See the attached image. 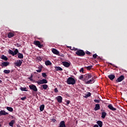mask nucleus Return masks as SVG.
<instances>
[{
    "mask_svg": "<svg viewBox=\"0 0 127 127\" xmlns=\"http://www.w3.org/2000/svg\"><path fill=\"white\" fill-rule=\"evenodd\" d=\"M37 60L39 61H42V59L41 58H40V57H39V58H37Z\"/></svg>",
    "mask_w": 127,
    "mask_h": 127,
    "instance_id": "nucleus-47",
    "label": "nucleus"
},
{
    "mask_svg": "<svg viewBox=\"0 0 127 127\" xmlns=\"http://www.w3.org/2000/svg\"><path fill=\"white\" fill-rule=\"evenodd\" d=\"M55 68L56 71H62L63 70L61 67L59 66H56Z\"/></svg>",
    "mask_w": 127,
    "mask_h": 127,
    "instance_id": "nucleus-26",
    "label": "nucleus"
},
{
    "mask_svg": "<svg viewBox=\"0 0 127 127\" xmlns=\"http://www.w3.org/2000/svg\"><path fill=\"white\" fill-rule=\"evenodd\" d=\"M86 54L88 55H91L90 52H88V51H87V52H86Z\"/></svg>",
    "mask_w": 127,
    "mask_h": 127,
    "instance_id": "nucleus-44",
    "label": "nucleus"
},
{
    "mask_svg": "<svg viewBox=\"0 0 127 127\" xmlns=\"http://www.w3.org/2000/svg\"><path fill=\"white\" fill-rule=\"evenodd\" d=\"M29 87L30 90H33L35 92H37L38 91L36 86L33 84L29 85Z\"/></svg>",
    "mask_w": 127,
    "mask_h": 127,
    "instance_id": "nucleus-5",
    "label": "nucleus"
},
{
    "mask_svg": "<svg viewBox=\"0 0 127 127\" xmlns=\"http://www.w3.org/2000/svg\"><path fill=\"white\" fill-rule=\"evenodd\" d=\"M75 54L79 57H83L85 55V53L84 52L83 50H78L76 51Z\"/></svg>",
    "mask_w": 127,
    "mask_h": 127,
    "instance_id": "nucleus-2",
    "label": "nucleus"
},
{
    "mask_svg": "<svg viewBox=\"0 0 127 127\" xmlns=\"http://www.w3.org/2000/svg\"><path fill=\"white\" fill-rule=\"evenodd\" d=\"M22 101H24L25 99H26V97L21 98L20 99Z\"/></svg>",
    "mask_w": 127,
    "mask_h": 127,
    "instance_id": "nucleus-42",
    "label": "nucleus"
},
{
    "mask_svg": "<svg viewBox=\"0 0 127 127\" xmlns=\"http://www.w3.org/2000/svg\"><path fill=\"white\" fill-rule=\"evenodd\" d=\"M6 115H8V113L5 112V111H4V110H1V111H0V116Z\"/></svg>",
    "mask_w": 127,
    "mask_h": 127,
    "instance_id": "nucleus-16",
    "label": "nucleus"
},
{
    "mask_svg": "<svg viewBox=\"0 0 127 127\" xmlns=\"http://www.w3.org/2000/svg\"><path fill=\"white\" fill-rule=\"evenodd\" d=\"M97 57L98 56L96 54H94V55H93V57L94 58V59H96Z\"/></svg>",
    "mask_w": 127,
    "mask_h": 127,
    "instance_id": "nucleus-38",
    "label": "nucleus"
},
{
    "mask_svg": "<svg viewBox=\"0 0 127 127\" xmlns=\"http://www.w3.org/2000/svg\"><path fill=\"white\" fill-rule=\"evenodd\" d=\"M2 81L1 80H0V83H2Z\"/></svg>",
    "mask_w": 127,
    "mask_h": 127,
    "instance_id": "nucleus-54",
    "label": "nucleus"
},
{
    "mask_svg": "<svg viewBox=\"0 0 127 127\" xmlns=\"http://www.w3.org/2000/svg\"><path fill=\"white\" fill-rule=\"evenodd\" d=\"M3 72L5 74H8V73H10V70H4Z\"/></svg>",
    "mask_w": 127,
    "mask_h": 127,
    "instance_id": "nucleus-33",
    "label": "nucleus"
},
{
    "mask_svg": "<svg viewBox=\"0 0 127 127\" xmlns=\"http://www.w3.org/2000/svg\"><path fill=\"white\" fill-rule=\"evenodd\" d=\"M15 123V121L12 120L10 121V123H9V126H10L11 127H13V124Z\"/></svg>",
    "mask_w": 127,
    "mask_h": 127,
    "instance_id": "nucleus-21",
    "label": "nucleus"
},
{
    "mask_svg": "<svg viewBox=\"0 0 127 127\" xmlns=\"http://www.w3.org/2000/svg\"><path fill=\"white\" fill-rule=\"evenodd\" d=\"M52 52H53V54L56 55H59V51H57L56 49H53L52 50Z\"/></svg>",
    "mask_w": 127,
    "mask_h": 127,
    "instance_id": "nucleus-12",
    "label": "nucleus"
},
{
    "mask_svg": "<svg viewBox=\"0 0 127 127\" xmlns=\"http://www.w3.org/2000/svg\"><path fill=\"white\" fill-rule=\"evenodd\" d=\"M17 127H20V126L18 125V126H17Z\"/></svg>",
    "mask_w": 127,
    "mask_h": 127,
    "instance_id": "nucleus-55",
    "label": "nucleus"
},
{
    "mask_svg": "<svg viewBox=\"0 0 127 127\" xmlns=\"http://www.w3.org/2000/svg\"><path fill=\"white\" fill-rule=\"evenodd\" d=\"M38 70H36V71L38 73H40L42 71V67L41 66H39L38 67Z\"/></svg>",
    "mask_w": 127,
    "mask_h": 127,
    "instance_id": "nucleus-35",
    "label": "nucleus"
},
{
    "mask_svg": "<svg viewBox=\"0 0 127 127\" xmlns=\"http://www.w3.org/2000/svg\"><path fill=\"white\" fill-rule=\"evenodd\" d=\"M52 121H53L54 123H55V122L56 121V120L55 119H53Z\"/></svg>",
    "mask_w": 127,
    "mask_h": 127,
    "instance_id": "nucleus-52",
    "label": "nucleus"
},
{
    "mask_svg": "<svg viewBox=\"0 0 127 127\" xmlns=\"http://www.w3.org/2000/svg\"><path fill=\"white\" fill-rule=\"evenodd\" d=\"M94 101L95 102V103H99L100 102V100H96V99H95L94 100Z\"/></svg>",
    "mask_w": 127,
    "mask_h": 127,
    "instance_id": "nucleus-40",
    "label": "nucleus"
},
{
    "mask_svg": "<svg viewBox=\"0 0 127 127\" xmlns=\"http://www.w3.org/2000/svg\"><path fill=\"white\" fill-rule=\"evenodd\" d=\"M92 77V74L91 73L86 74L84 75V81H88L89 79L91 78Z\"/></svg>",
    "mask_w": 127,
    "mask_h": 127,
    "instance_id": "nucleus-4",
    "label": "nucleus"
},
{
    "mask_svg": "<svg viewBox=\"0 0 127 127\" xmlns=\"http://www.w3.org/2000/svg\"><path fill=\"white\" fill-rule=\"evenodd\" d=\"M93 127H99V126L97 125H95Z\"/></svg>",
    "mask_w": 127,
    "mask_h": 127,
    "instance_id": "nucleus-50",
    "label": "nucleus"
},
{
    "mask_svg": "<svg viewBox=\"0 0 127 127\" xmlns=\"http://www.w3.org/2000/svg\"><path fill=\"white\" fill-rule=\"evenodd\" d=\"M20 89L22 91H26V92H27V91H28L27 88H26V87H21L20 88Z\"/></svg>",
    "mask_w": 127,
    "mask_h": 127,
    "instance_id": "nucleus-25",
    "label": "nucleus"
},
{
    "mask_svg": "<svg viewBox=\"0 0 127 127\" xmlns=\"http://www.w3.org/2000/svg\"><path fill=\"white\" fill-rule=\"evenodd\" d=\"M69 49L71 51H78L77 49H76V48H74V47H73L72 49H71V47H70Z\"/></svg>",
    "mask_w": 127,
    "mask_h": 127,
    "instance_id": "nucleus-37",
    "label": "nucleus"
},
{
    "mask_svg": "<svg viewBox=\"0 0 127 127\" xmlns=\"http://www.w3.org/2000/svg\"><path fill=\"white\" fill-rule=\"evenodd\" d=\"M42 86L44 90H46L48 87V86L46 84H44Z\"/></svg>",
    "mask_w": 127,
    "mask_h": 127,
    "instance_id": "nucleus-32",
    "label": "nucleus"
},
{
    "mask_svg": "<svg viewBox=\"0 0 127 127\" xmlns=\"http://www.w3.org/2000/svg\"><path fill=\"white\" fill-rule=\"evenodd\" d=\"M12 71H12L11 72H12Z\"/></svg>",
    "mask_w": 127,
    "mask_h": 127,
    "instance_id": "nucleus-57",
    "label": "nucleus"
},
{
    "mask_svg": "<svg viewBox=\"0 0 127 127\" xmlns=\"http://www.w3.org/2000/svg\"><path fill=\"white\" fill-rule=\"evenodd\" d=\"M33 44L39 48H42L43 46V45L41 44V43L39 42V41H34Z\"/></svg>",
    "mask_w": 127,
    "mask_h": 127,
    "instance_id": "nucleus-3",
    "label": "nucleus"
},
{
    "mask_svg": "<svg viewBox=\"0 0 127 127\" xmlns=\"http://www.w3.org/2000/svg\"><path fill=\"white\" fill-rule=\"evenodd\" d=\"M36 83H38V85L43 84H46L48 83V81L46 79H42L40 80L39 81H37Z\"/></svg>",
    "mask_w": 127,
    "mask_h": 127,
    "instance_id": "nucleus-6",
    "label": "nucleus"
},
{
    "mask_svg": "<svg viewBox=\"0 0 127 127\" xmlns=\"http://www.w3.org/2000/svg\"><path fill=\"white\" fill-rule=\"evenodd\" d=\"M100 105L99 104H96V105H95V108H94V110L95 111H98V110H100Z\"/></svg>",
    "mask_w": 127,
    "mask_h": 127,
    "instance_id": "nucleus-20",
    "label": "nucleus"
},
{
    "mask_svg": "<svg viewBox=\"0 0 127 127\" xmlns=\"http://www.w3.org/2000/svg\"><path fill=\"white\" fill-rule=\"evenodd\" d=\"M108 77H109V78L111 80L113 81V80L115 79V78L116 77H115V75H114V74H111V75H108Z\"/></svg>",
    "mask_w": 127,
    "mask_h": 127,
    "instance_id": "nucleus-15",
    "label": "nucleus"
},
{
    "mask_svg": "<svg viewBox=\"0 0 127 127\" xmlns=\"http://www.w3.org/2000/svg\"><path fill=\"white\" fill-rule=\"evenodd\" d=\"M11 119H15L14 116H11Z\"/></svg>",
    "mask_w": 127,
    "mask_h": 127,
    "instance_id": "nucleus-51",
    "label": "nucleus"
},
{
    "mask_svg": "<svg viewBox=\"0 0 127 127\" xmlns=\"http://www.w3.org/2000/svg\"><path fill=\"white\" fill-rule=\"evenodd\" d=\"M94 82H95V79L94 78V77H92L91 79H90L89 80L85 81V83L86 84H92Z\"/></svg>",
    "mask_w": 127,
    "mask_h": 127,
    "instance_id": "nucleus-7",
    "label": "nucleus"
},
{
    "mask_svg": "<svg viewBox=\"0 0 127 127\" xmlns=\"http://www.w3.org/2000/svg\"><path fill=\"white\" fill-rule=\"evenodd\" d=\"M21 64H22V61L19 60L17 61V63H15V66L17 67H20L21 66Z\"/></svg>",
    "mask_w": 127,
    "mask_h": 127,
    "instance_id": "nucleus-8",
    "label": "nucleus"
},
{
    "mask_svg": "<svg viewBox=\"0 0 127 127\" xmlns=\"http://www.w3.org/2000/svg\"><path fill=\"white\" fill-rule=\"evenodd\" d=\"M9 65V63L8 62H4V63H1V65L0 66H1L2 67H6L7 66Z\"/></svg>",
    "mask_w": 127,
    "mask_h": 127,
    "instance_id": "nucleus-11",
    "label": "nucleus"
},
{
    "mask_svg": "<svg viewBox=\"0 0 127 127\" xmlns=\"http://www.w3.org/2000/svg\"><path fill=\"white\" fill-rule=\"evenodd\" d=\"M54 91L56 93H58L59 91H58V90L57 89V88H56L55 89H54Z\"/></svg>",
    "mask_w": 127,
    "mask_h": 127,
    "instance_id": "nucleus-46",
    "label": "nucleus"
},
{
    "mask_svg": "<svg viewBox=\"0 0 127 127\" xmlns=\"http://www.w3.org/2000/svg\"><path fill=\"white\" fill-rule=\"evenodd\" d=\"M44 108H45L44 105H41L40 107V111L42 112L44 110Z\"/></svg>",
    "mask_w": 127,
    "mask_h": 127,
    "instance_id": "nucleus-30",
    "label": "nucleus"
},
{
    "mask_svg": "<svg viewBox=\"0 0 127 127\" xmlns=\"http://www.w3.org/2000/svg\"><path fill=\"white\" fill-rule=\"evenodd\" d=\"M6 109H7V110H8V111H9L10 112H13V109H12V108H11V107H7Z\"/></svg>",
    "mask_w": 127,
    "mask_h": 127,
    "instance_id": "nucleus-28",
    "label": "nucleus"
},
{
    "mask_svg": "<svg viewBox=\"0 0 127 127\" xmlns=\"http://www.w3.org/2000/svg\"><path fill=\"white\" fill-rule=\"evenodd\" d=\"M8 53H9V54H10L11 55H12V56H13V55H14V54H13V51H11V50H9V51H8Z\"/></svg>",
    "mask_w": 127,
    "mask_h": 127,
    "instance_id": "nucleus-36",
    "label": "nucleus"
},
{
    "mask_svg": "<svg viewBox=\"0 0 127 127\" xmlns=\"http://www.w3.org/2000/svg\"><path fill=\"white\" fill-rule=\"evenodd\" d=\"M98 124V126H99V127H102L103 126V122L101 121H98L96 123Z\"/></svg>",
    "mask_w": 127,
    "mask_h": 127,
    "instance_id": "nucleus-22",
    "label": "nucleus"
},
{
    "mask_svg": "<svg viewBox=\"0 0 127 127\" xmlns=\"http://www.w3.org/2000/svg\"><path fill=\"white\" fill-rule=\"evenodd\" d=\"M18 58L20 59H23V54H21L20 53H18Z\"/></svg>",
    "mask_w": 127,
    "mask_h": 127,
    "instance_id": "nucleus-23",
    "label": "nucleus"
},
{
    "mask_svg": "<svg viewBox=\"0 0 127 127\" xmlns=\"http://www.w3.org/2000/svg\"><path fill=\"white\" fill-rule=\"evenodd\" d=\"M108 107L109 109H110L112 111H115L117 110V109L114 108L112 104H110L109 105H108Z\"/></svg>",
    "mask_w": 127,
    "mask_h": 127,
    "instance_id": "nucleus-13",
    "label": "nucleus"
},
{
    "mask_svg": "<svg viewBox=\"0 0 127 127\" xmlns=\"http://www.w3.org/2000/svg\"><path fill=\"white\" fill-rule=\"evenodd\" d=\"M66 102V105H67L70 103V101L69 100H67Z\"/></svg>",
    "mask_w": 127,
    "mask_h": 127,
    "instance_id": "nucleus-48",
    "label": "nucleus"
},
{
    "mask_svg": "<svg viewBox=\"0 0 127 127\" xmlns=\"http://www.w3.org/2000/svg\"><path fill=\"white\" fill-rule=\"evenodd\" d=\"M42 76H43V77H46L47 76V75H46V73H43L42 74Z\"/></svg>",
    "mask_w": 127,
    "mask_h": 127,
    "instance_id": "nucleus-39",
    "label": "nucleus"
},
{
    "mask_svg": "<svg viewBox=\"0 0 127 127\" xmlns=\"http://www.w3.org/2000/svg\"><path fill=\"white\" fill-rule=\"evenodd\" d=\"M59 127H66L64 121H62L60 122Z\"/></svg>",
    "mask_w": 127,
    "mask_h": 127,
    "instance_id": "nucleus-14",
    "label": "nucleus"
},
{
    "mask_svg": "<svg viewBox=\"0 0 127 127\" xmlns=\"http://www.w3.org/2000/svg\"><path fill=\"white\" fill-rule=\"evenodd\" d=\"M1 59L4 60L5 61H7L8 60V59L7 58V57H6V56H4V55H2L1 56Z\"/></svg>",
    "mask_w": 127,
    "mask_h": 127,
    "instance_id": "nucleus-19",
    "label": "nucleus"
},
{
    "mask_svg": "<svg viewBox=\"0 0 127 127\" xmlns=\"http://www.w3.org/2000/svg\"><path fill=\"white\" fill-rule=\"evenodd\" d=\"M18 53H19L18 52V50H17V49H15V51H14V52H13L14 55H13V56H14V55H17V54H18Z\"/></svg>",
    "mask_w": 127,
    "mask_h": 127,
    "instance_id": "nucleus-27",
    "label": "nucleus"
},
{
    "mask_svg": "<svg viewBox=\"0 0 127 127\" xmlns=\"http://www.w3.org/2000/svg\"><path fill=\"white\" fill-rule=\"evenodd\" d=\"M92 67H93L92 65H90V66L86 67V68L87 69V70H90L92 69Z\"/></svg>",
    "mask_w": 127,
    "mask_h": 127,
    "instance_id": "nucleus-34",
    "label": "nucleus"
},
{
    "mask_svg": "<svg viewBox=\"0 0 127 127\" xmlns=\"http://www.w3.org/2000/svg\"><path fill=\"white\" fill-rule=\"evenodd\" d=\"M56 99L57 100L59 103H61L62 102L63 98L61 96H58V97L56 98Z\"/></svg>",
    "mask_w": 127,
    "mask_h": 127,
    "instance_id": "nucleus-18",
    "label": "nucleus"
},
{
    "mask_svg": "<svg viewBox=\"0 0 127 127\" xmlns=\"http://www.w3.org/2000/svg\"><path fill=\"white\" fill-rule=\"evenodd\" d=\"M109 64H110V65H112L114 67L118 68L117 66H115V65L113 64H111V63H109Z\"/></svg>",
    "mask_w": 127,
    "mask_h": 127,
    "instance_id": "nucleus-43",
    "label": "nucleus"
},
{
    "mask_svg": "<svg viewBox=\"0 0 127 127\" xmlns=\"http://www.w3.org/2000/svg\"><path fill=\"white\" fill-rule=\"evenodd\" d=\"M125 79V77L123 75H121L120 77H119L117 80V82H120L122 81Z\"/></svg>",
    "mask_w": 127,
    "mask_h": 127,
    "instance_id": "nucleus-9",
    "label": "nucleus"
},
{
    "mask_svg": "<svg viewBox=\"0 0 127 127\" xmlns=\"http://www.w3.org/2000/svg\"><path fill=\"white\" fill-rule=\"evenodd\" d=\"M91 96V93L90 92H89L87 95V96L88 97H90Z\"/></svg>",
    "mask_w": 127,
    "mask_h": 127,
    "instance_id": "nucleus-49",
    "label": "nucleus"
},
{
    "mask_svg": "<svg viewBox=\"0 0 127 127\" xmlns=\"http://www.w3.org/2000/svg\"><path fill=\"white\" fill-rule=\"evenodd\" d=\"M79 72L83 73V72H84V68H81V69L79 70Z\"/></svg>",
    "mask_w": 127,
    "mask_h": 127,
    "instance_id": "nucleus-41",
    "label": "nucleus"
},
{
    "mask_svg": "<svg viewBox=\"0 0 127 127\" xmlns=\"http://www.w3.org/2000/svg\"><path fill=\"white\" fill-rule=\"evenodd\" d=\"M71 49H72V47H71Z\"/></svg>",
    "mask_w": 127,
    "mask_h": 127,
    "instance_id": "nucleus-56",
    "label": "nucleus"
},
{
    "mask_svg": "<svg viewBox=\"0 0 127 127\" xmlns=\"http://www.w3.org/2000/svg\"><path fill=\"white\" fill-rule=\"evenodd\" d=\"M32 77H33V76L31 75V77H28V78L29 79H30V81H32V80H33Z\"/></svg>",
    "mask_w": 127,
    "mask_h": 127,
    "instance_id": "nucleus-45",
    "label": "nucleus"
},
{
    "mask_svg": "<svg viewBox=\"0 0 127 127\" xmlns=\"http://www.w3.org/2000/svg\"><path fill=\"white\" fill-rule=\"evenodd\" d=\"M45 64L47 66L51 65L52 64V63L49 61H47L45 62Z\"/></svg>",
    "mask_w": 127,
    "mask_h": 127,
    "instance_id": "nucleus-29",
    "label": "nucleus"
},
{
    "mask_svg": "<svg viewBox=\"0 0 127 127\" xmlns=\"http://www.w3.org/2000/svg\"><path fill=\"white\" fill-rule=\"evenodd\" d=\"M75 82L76 81L75 79L72 77H69L66 81L67 84L69 85H74L75 83Z\"/></svg>",
    "mask_w": 127,
    "mask_h": 127,
    "instance_id": "nucleus-1",
    "label": "nucleus"
},
{
    "mask_svg": "<svg viewBox=\"0 0 127 127\" xmlns=\"http://www.w3.org/2000/svg\"><path fill=\"white\" fill-rule=\"evenodd\" d=\"M62 63L63 65L65 67H69L70 65V63H68V62H63Z\"/></svg>",
    "mask_w": 127,
    "mask_h": 127,
    "instance_id": "nucleus-10",
    "label": "nucleus"
},
{
    "mask_svg": "<svg viewBox=\"0 0 127 127\" xmlns=\"http://www.w3.org/2000/svg\"><path fill=\"white\" fill-rule=\"evenodd\" d=\"M106 116H107V113L106 112H102L101 117L102 119H105Z\"/></svg>",
    "mask_w": 127,
    "mask_h": 127,
    "instance_id": "nucleus-24",
    "label": "nucleus"
},
{
    "mask_svg": "<svg viewBox=\"0 0 127 127\" xmlns=\"http://www.w3.org/2000/svg\"><path fill=\"white\" fill-rule=\"evenodd\" d=\"M79 79L84 81V75H81V76L79 77Z\"/></svg>",
    "mask_w": 127,
    "mask_h": 127,
    "instance_id": "nucleus-31",
    "label": "nucleus"
},
{
    "mask_svg": "<svg viewBox=\"0 0 127 127\" xmlns=\"http://www.w3.org/2000/svg\"><path fill=\"white\" fill-rule=\"evenodd\" d=\"M66 95L68 97H69V94H66Z\"/></svg>",
    "mask_w": 127,
    "mask_h": 127,
    "instance_id": "nucleus-53",
    "label": "nucleus"
},
{
    "mask_svg": "<svg viewBox=\"0 0 127 127\" xmlns=\"http://www.w3.org/2000/svg\"><path fill=\"white\" fill-rule=\"evenodd\" d=\"M14 36V34L13 33H11V32H10L8 34H7V37L8 38H11V37H13Z\"/></svg>",
    "mask_w": 127,
    "mask_h": 127,
    "instance_id": "nucleus-17",
    "label": "nucleus"
}]
</instances>
